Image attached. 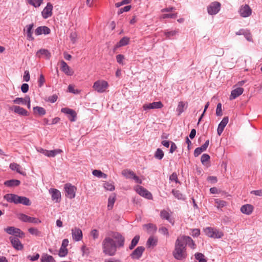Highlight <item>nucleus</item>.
Listing matches in <instances>:
<instances>
[{
    "mask_svg": "<svg viewBox=\"0 0 262 262\" xmlns=\"http://www.w3.org/2000/svg\"><path fill=\"white\" fill-rule=\"evenodd\" d=\"M21 90L24 93H27L29 90V85L27 83H24L21 86Z\"/></svg>",
    "mask_w": 262,
    "mask_h": 262,
    "instance_id": "338daca9",
    "label": "nucleus"
},
{
    "mask_svg": "<svg viewBox=\"0 0 262 262\" xmlns=\"http://www.w3.org/2000/svg\"><path fill=\"white\" fill-rule=\"evenodd\" d=\"M214 202H215V206L217 208H223V207H225V206H226V205H227V203L226 201H225L224 200H220V199H215Z\"/></svg>",
    "mask_w": 262,
    "mask_h": 262,
    "instance_id": "49530a36",
    "label": "nucleus"
},
{
    "mask_svg": "<svg viewBox=\"0 0 262 262\" xmlns=\"http://www.w3.org/2000/svg\"><path fill=\"white\" fill-rule=\"evenodd\" d=\"M18 218L24 222L31 223L35 224H38L41 222V220L38 218L30 217L24 213L18 214Z\"/></svg>",
    "mask_w": 262,
    "mask_h": 262,
    "instance_id": "423d86ee",
    "label": "nucleus"
},
{
    "mask_svg": "<svg viewBox=\"0 0 262 262\" xmlns=\"http://www.w3.org/2000/svg\"><path fill=\"white\" fill-rule=\"evenodd\" d=\"M5 231L10 235H13L19 237H23L25 235L24 233L19 229L14 227H9L5 229Z\"/></svg>",
    "mask_w": 262,
    "mask_h": 262,
    "instance_id": "6e6552de",
    "label": "nucleus"
},
{
    "mask_svg": "<svg viewBox=\"0 0 262 262\" xmlns=\"http://www.w3.org/2000/svg\"><path fill=\"white\" fill-rule=\"evenodd\" d=\"M134 189L140 195L147 199H152L151 193L150 192H149L146 189L144 188L143 187L137 185L134 187Z\"/></svg>",
    "mask_w": 262,
    "mask_h": 262,
    "instance_id": "39448f33",
    "label": "nucleus"
},
{
    "mask_svg": "<svg viewBox=\"0 0 262 262\" xmlns=\"http://www.w3.org/2000/svg\"><path fill=\"white\" fill-rule=\"evenodd\" d=\"M36 56L38 57H40L41 56H43L46 59H49L51 57V53L50 52L46 49H42L38 50L36 52Z\"/></svg>",
    "mask_w": 262,
    "mask_h": 262,
    "instance_id": "c756f323",
    "label": "nucleus"
},
{
    "mask_svg": "<svg viewBox=\"0 0 262 262\" xmlns=\"http://www.w3.org/2000/svg\"><path fill=\"white\" fill-rule=\"evenodd\" d=\"M4 198L9 203L18 204L19 196L13 193H8L4 195Z\"/></svg>",
    "mask_w": 262,
    "mask_h": 262,
    "instance_id": "aec40b11",
    "label": "nucleus"
},
{
    "mask_svg": "<svg viewBox=\"0 0 262 262\" xmlns=\"http://www.w3.org/2000/svg\"><path fill=\"white\" fill-rule=\"evenodd\" d=\"M239 13L242 17H246L251 14L252 10L248 5H245L241 7Z\"/></svg>",
    "mask_w": 262,
    "mask_h": 262,
    "instance_id": "a211bd4d",
    "label": "nucleus"
},
{
    "mask_svg": "<svg viewBox=\"0 0 262 262\" xmlns=\"http://www.w3.org/2000/svg\"><path fill=\"white\" fill-rule=\"evenodd\" d=\"M45 81V79L43 75L41 74L38 79V85L39 87H41Z\"/></svg>",
    "mask_w": 262,
    "mask_h": 262,
    "instance_id": "69168bd1",
    "label": "nucleus"
},
{
    "mask_svg": "<svg viewBox=\"0 0 262 262\" xmlns=\"http://www.w3.org/2000/svg\"><path fill=\"white\" fill-rule=\"evenodd\" d=\"M108 87V83L104 80H98L94 83L93 85V89L99 93L105 92Z\"/></svg>",
    "mask_w": 262,
    "mask_h": 262,
    "instance_id": "f03ea898",
    "label": "nucleus"
},
{
    "mask_svg": "<svg viewBox=\"0 0 262 262\" xmlns=\"http://www.w3.org/2000/svg\"><path fill=\"white\" fill-rule=\"evenodd\" d=\"M163 106V104L161 101H157L150 103L145 104L143 105V108L144 111H147L150 109L161 108Z\"/></svg>",
    "mask_w": 262,
    "mask_h": 262,
    "instance_id": "dca6fc26",
    "label": "nucleus"
},
{
    "mask_svg": "<svg viewBox=\"0 0 262 262\" xmlns=\"http://www.w3.org/2000/svg\"><path fill=\"white\" fill-rule=\"evenodd\" d=\"M61 69L66 75L71 76L73 74V71L70 68V67L64 61H61Z\"/></svg>",
    "mask_w": 262,
    "mask_h": 262,
    "instance_id": "b1692460",
    "label": "nucleus"
},
{
    "mask_svg": "<svg viewBox=\"0 0 262 262\" xmlns=\"http://www.w3.org/2000/svg\"><path fill=\"white\" fill-rule=\"evenodd\" d=\"M20 183V182L17 180H11L5 181L4 183L5 185L7 187H14L18 186Z\"/></svg>",
    "mask_w": 262,
    "mask_h": 262,
    "instance_id": "c9c22d12",
    "label": "nucleus"
},
{
    "mask_svg": "<svg viewBox=\"0 0 262 262\" xmlns=\"http://www.w3.org/2000/svg\"><path fill=\"white\" fill-rule=\"evenodd\" d=\"M68 254V249L67 248L61 246L59 249L58 255L60 257H64Z\"/></svg>",
    "mask_w": 262,
    "mask_h": 262,
    "instance_id": "864d4df0",
    "label": "nucleus"
},
{
    "mask_svg": "<svg viewBox=\"0 0 262 262\" xmlns=\"http://www.w3.org/2000/svg\"><path fill=\"white\" fill-rule=\"evenodd\" d=\"M154 156L156 159L161 160L163 158L164 152L161 149L158 148L155 153Z\"/></svg>",
    "mask_w": 262,
    "mask_h": 262,
    "instance_id": "8fccbe9b",
    "label": "nucleus"
},
{
    "mask_svg": "<svg viewBox=\"0 0 262 262\" xmlns=\"http://www.w3.org/2000/svg\"><path fill=\"white\" fill-rule=\"evenodd\" d=\"M191 234L193 237H198L200 234V230L199 229H193L192 230Z\"/></svg>",
    "mask_w": 262,
    "mask_h": 262,
    "instance_id": "0e129e2a",
    "label": "nucleus"
},
{
    "mask_svg": "<svg viewBox=\"0 0 262 262\" xmlns=\"http://www.w3.org/2000/svg\"><path fill=\"white\" fill-rule=\"evenodd\" d=\"M158 239L154 236H150L146 242V246L148 248L153 247L157 245Z\"/></svg>",
    "mask_w": 262,
    "mask_h": 262,
    "instance_id": "2f4dec72",
    "label": "nucleus"
},
{
    "mask_svg": "<svg viewBox=\"0 0 262 262\" xmlns=\"http://www.w3.org/2000/svg\"><path fill=\"white\" fill-rule=\"evenodd\" d=\"M99 235V232L96 229H93L91 232V235L93 237L94 240L98 238Z\"/></svg>",
    "mask_w": 262,
    "mask_h": 262,
    "instance_id": "bf43d9fd",
    "label": "nucleus"
},
{
    "mask_svg": "<svg viewBox=\"0 0 262 262\" xmlns=\"http://www.w3.org/2000/svg\"><path fill=\"white\" fill-rule=\"evenodd\" d=\"M140 239V236L139 235H136L134 238L132 239L131 242V244L129 246V249L130 250L133 249L135 246L137 245V244L139 242V241Z\"/></svg>",
    "mask_w": 262,
    "mask_h": 262,
    "instance_id": "a18cd8bd",
    "label": "nucleus"
},
{
    "mask_svg": "<svg viewBox=\"0 0 262 262\" xmlns=\"http://www.w3.org/2000/svg\"><path fill=\"white\" fill-rule=\"evenodd\" d=\"M43 1V0H27L29 4L35 8L39 7L42 4Z\"/></svg>",
    "mask_w": 262,
    "mask_h": 262,
    "instance_id": "58836bf2",
    "label": "nucleus"
},
{
    "mask_svg": "<svg viewBox=\"0 0 262 262\" xmlns=\"http://www.w3.org/2000/svg\"><path fill=\"white\" fill-rule=\"evenodd\" d=\"M172 213L167 210H162L160 212V215L162 219L167 220L169 223L173 225L174 221L171 217Z\"/></svg>",
    "mask_w": 262,
    "mask_h": 262,
    "instance_id": "4468645a",
    "label": "nucleus"
},
{
    "mask_svg": "<svg viewBox=\"0 0 262 262\" xmlns=\"http://www.w3.org/2000/svg\"><path fill=\"white\" fill-rule=\"evenodd\" d=\"M204 232L207 236L213 238H220L224 235L222 232L211 227L206 228L204 229Z\"/></svg>",
    "mask_w": 262,
    "mask_h": 262,
    "instance_id": "7ed1b4c3",
    "label": "nucleus"
},
{
    "mask_svg": "<svg viewBox=\"0 0 262 262\" xmlns=\"http://www.w3.org/2000/svg\"><path fill=\"white\" fill-rule=\"evenodd\" d=\"M50 29L46 26H41L37 28L35 31V35H40L41 34H49L50 33Z\"/></svg>",
    "mask_w": 262,
    "mask_h": 262,
    "instance_id": "a878e982",
    "label": "nucleus"
},
{
    "mask_svg": "<svg viewBox=\"0 0 262 262\" xmlns=\"http://www.w3.org/2000/svg\"><path fill=\"white\" fill-rule=\"evenodd\" d=\"M209 143V140H207L206 141L205 143L201 146V147L196 148L194 151V156L195 157H198L200 155L202 152L205 151L207 148Z\"/></svg>",
    "mask_w": 262,
    "mask_h": 262,
    "instance_id": "393cba45",
    "label": "nucleus"
},
{
    "mask_svg": "<svg viewBox=\"0 0 262 262\" xmlns=\"http://www.w3.org/2000/svg\"><path fill=\"white\" fill-rule=\"evenodd\" d=\"M143 228L148 233H154L157 230L156 226L152 224L144 225Z\"/></svg>",
    "mask_w": 262,
    "mask_h": 262,
    "instance_id": "f704fd0d",
    "label": "nucleus"
},
{
    "mask_svg": "<svg viewBox=\"0 0 262 262\" xmlns=\"http://www.w3.org/2000/svg\"><path fill=\"white\" fill-rule=\"evenodd\" d=\"M244 91V89L242 88L235 87V89L231 91L229 99L232 100L236 99L243 93Z\"/></svg>",
    "mask_w": 262,
    "mask_h": 262,
    "instance_id": "412c9836",
    "label": "nucleus"
},
{
    "mask_svg": "<svg viewBox=\"0 0 262 262\" xmlns=\"http://www.w3.org/2000/svg\"><path fill=\"white\" fill-rule=\"evenodd\" d=\"M124 237L118 232L108 233L102 243L103 252L108 256L114 255L117 248L124 246Z\"/></svg>",
    "mask_w": 262,
    "mask_h": 262,
    "instance_id": "f257e3e1",
    "label": "nucleus"
},
{
    "mask_svg": "<svg viewBox=\"0 0 262 262\" xmlns=\"http://www.w3.org/2000/svg\"><path fill=\"white\" fill-rule=\"evenodd\" d=\"M11 243L13 247L17 250H21L23 249V245L21 243L19 239L16 237L11 236L9 237Z\"/></svg>",
    "mask_w": 262,
    "mask_h": 262,
    "instance_id": "f3484780",
    "label": "nucleus"
},
{
    "mask_svg": "<svg viewBox=\"0 0 262 262\" xmlns=\"http://www.w3.org/2000/svg\"><path fill=\"white\" fill-rule=\"evenodd\" d=\"M116 201V195L113 193L108 198L107 208L108 209L111 210L113 208L114 204Z\"/></svg>",
    "mask_w": 262,
    "mask_h": 262,
    "instance_id": "e433bc0d",
    "label": "nucleus"
},
{
    "mask_svg": "<svg viewBox=\"0 0 262 262\" xmlns=\"http://www.w3.org/2000/svg\"><path fill=\"white\" fill-rule=\"evenodd\" d=\"M221 4L217 2H214L207 7V12L210 15H215L219 12Z\"/></svg>",
    "mask_w": 262,
    "mask_h": 262,
    "instance_id": "0eeeda50",
    "label": "nucleus"
},
{
    "mask_svg": "<svg viewBox=\"0 0 262 262\" xmlns=\"http://www.w3.org/2000/svg\"><path fill=\"white\" fill-rule=\"evenodd\" d=\"M82 256H88L90 253V249L85 245H83L81 248Z\"/></svg>",
    "mask_w": 262,
    "mask_h": 262,
    "instance_id": "3c124183",
    "label": "nucleus"
},
{
    "mask_svg": "<svg viewBox=\"0 0 262 262\" xmlns=\"http://www.w3.org/2000/svg\"><path fill=\"white\" fill-rule=\"evenodd\" d=\"M210 159V156L207 154H203L201 156V162L203 164H204L205 162H207Z\"/></svg>",
    "mask_w": 262,
    "mask_h": 262,
    "instance_id": "680f3d73",
    "label": "nucleus"
},
{
    "mask_svg": "<svg viewBox=\"0 0 262 262\" xmlns=\"http://www.w3.org/2000/svg\"><path fill=\"white\" fill-rule=\"evenodd\" d=\"M64 189L65 191L66 196L69 199H74L76 196L77 188L75 186L70 183H67L64 185Z\"/></svg>",
    "mask_w": 262,
    "mask_h": 262,
    "instance_id": "20e7f679",
    "label": "nucleus"
},
{
    "mask_svg": "<svg viewBox=\"0 0 262 262\" xmlns=\"http://www.w3.org/2000/svg\"><path fill=\"white\" fill-rule=\"evenodd\" d=\"M9 110L10 111L14 112L16 114H17L23 116H27L29 115V113L27 111L18 105H13L10 106Z\"/></svg>",
    "mask_w": 262,
    "mask_h": 262,
    "instance_id": "f8f14e48",
    "label": "nucleus"
},
{
    "mask_svg": "<svg viewBox=\"0 0 262 262\" xmlns=\"http://www.w3.org/2000/svg\"><path fill=\"white\" fill-rule=\"evenodd\" d=\"M195 258L199 262H207L205 256L201 253H196L194 255Z\"/></svg>",
    "mask_w": 262,
    "mask_h": 262,
    "instance_id": "09e8293b",
    "label": "nucleus"
},
{
    "mask_svg": "<svg viewBox=\"0 0 262 262\" xmlns=\"http://www.w3.org/2000/svg\"><path fill=\"white\" fill-rule=\"evenodd\" d=\"M49 192L51 195L52 200L56 203H59L61 200V193L57 189L51 188Z\"/></svg>",
    "mask_w": 262,
    "mask_h": 262,
    "instance_id": "2eb2a0df",
    "label": "nucleus"
},
{
    "mask_svg": "<svg viewBox=\"0 0 262 262\" xmlns=\"http://www.w3.org/2000/svg\"><path fill=\"white\" fill-rule=\"evenodd\" d=\"M124 59V56L122 54H119L116 56V60L117 62L122 65L124 64V63L123 62Z\"/></svg>",
    "mask_w": 262,
    "mask_h": 262,
    "instance_id": "13d9d810",
    "label": "nucleus"
},
{
    "mask_svg": "<svg viewBox=\"0 0 262 262\" xmlns=\"http://www.w3.org/2000/svg\"><path fill=\"white\" fill-rule=\"evenodd\" d=\"M68 91L69 92L73 94H78L79 91L78 90H75L74 86L72 85L68 86Z\"/></svg>",
    "mask_w": 262,
    "mask_h": 262,
    "instance_id": "774afa93",
    "label": "nucleus"
},
{
    "mask_svg": "<svg viewBox=\"0 0 262 262\" xmlns=\"http://www.w3.org/2000/svg\"><path fill=\"white\" fill-rule=\"evenodd\" d=\"M29 232L32 235L38 236L40 234V231L38 230L35 228H30L28 229Z\"/></svg>",
    "mask_w": 262,
    "mask_h": 262,
    "instance_id": "4d7b16f0",
    "label": "nucleus"
},
{
    "mask_svg": "<svg viewBox=\"0 0 262 262\" xmlns=\"http://www.w3.org/2000/svg\"><path fill=\"white\" fill-rule=\"evenodd\" d=\"M253 206L250 204L243 205L241 207V211L245 214L250 215L253 211Z\"/></svg>",
    "mask_w": 262,
    "mask_h": 262,
    "instance_id": "c85d7f7f",
    "label": "nucleus"
},
{
    "mask_svg": "<svg viewBox=\"0 0 262 262\" xmlns=\"http://www.w3.org/2000/svg\"><path fill=\"white\" fill-rule=\"evenodd\" d=\"M216 114L217 116L222 115V104L220 103H218L217 105Z\"/></svg>",
    "mask_w": 262,
    "mask_h": 262,
    "instance_id": "e2e57ef3",
    "label": "nucleus"
},
{
    "mask_svg": "<svg viewBox=\"0 0 262 262\" xmlns=\"http://www.w3.org/2000/svg\"><path fill=\"white\" fill-rule=\"evenodd\" d=\"M18 204H21L26 206H30L31 203V201L26 196H19Z\"/></svg>",
    "mask_w": 262,
    "mask_h": 262,
    "instance_id": "a19ab883",
    "label": "nucleus"
},
{
    "mask_svg": "<svg viewBox=\"0 0 262 262\" xmlns=\"http://www.w3.org/2000/svg\"><path fill=\"white\" fill-rule=\"evenodd\" d=\"M40 260L41 262H56L53 256L48 254H43Z\"/></svg>",
    "mask_w": 262,
    "mask_h": 262,
    "instance_id": "473e14b6",
    "label": "nucleus"
},
{
    "mask_svg": "<svg viewBox=\"0 0 262 262\" xmlns=\"http://www.w3.org/2000/svg\"><path fill=\"white\" fill-rule=\"evenodd\" d=\"M170 182L172 186H174V184L179 183L178 175L176 172H173L169 177Z\"/></svg>",
    "mask_w": 262,
    "mask_h": 262,
    "instance_id": "37998d69",
    "label": "nucleus"
},
{
    "mask_svg": "<svg viewBox=\"0 0 262 262\" xmlns=\"http://www.w3.org/2000/svg\"><path fill=\"white\" fill-rule=\"evenodd\" d=\"M228 117H225L220 123L217 129V132L219 136H220L223 133L225 127L228 122Z\"/></svg>",
    "mask_w": 262,
    "mask_h": 262,
    "instance_id": "5701e85b",
    "label": "nucleus"
},
{
    "mask_svg": "<svg viewBox=\"0 0 262 262\" xmlns=\"http://www.w3.org/2000/svg\"><path fill=\"white\" fill-rule=\"evenodd\" d=\"M33 109L34 113H37L41 116L45 115L46 113L45 109L42 107L35 106L34 107Z\"/></svg>",
    "mask_w": 262,
    "mask_h": 262,
    "instance_id": "c03bdc74",
    "label": "nucleus"
},
{
    "mask_svg": "<svg viewBox=\"0 0 262 262\" xmlns=\"http://www.w3.org/2000/svg\"><path fill=\"white\" fill-rule=\"evenodd\" d=\"M61 152H62V150L60 149H56L51 150H47L46 156L48 157H54L55 156L60 154Z\"/></svg>",
    "mask_w": 262,
    "mask_h": 262,
    "instance_id": "4c0bfd02",
    "label": "nucleus"
},
{
    "mask_svg": "<svg viewBox=\"0 0 262 262\" xmlns=\"http://www.w3.org/2000/svg\"><path fill=\"white\" fill-rule=\"evenodd\" d=\"M129 38L127 37H123L115 46V48H118L127 45L129 43Z\"/></svg>",
    "mask_w": 262,
    "mask_h": 262,
    "instance_id": "72a5a7b5",
    "label": "nucleus"
},
{
    "mask_svg": "<svg viewBox=\"0 0 262 262\" xmlns=\"http://www.w3.org/2000/svg\"><path fill=\"white\" fill-rule=\"evenodd\" d=\"M71 232L72 236L74 241L78 242L80 241L82 239V232L80 229L77 227H75L72 229Z\"/></svg>",
    "mask_w": 262,
    "mask_h": 262,
    "instance_id": "ddd939ff",
    "label": "nucleus"
},
{
    "mask_svg": "<svg viewBox=\"0 0 262 262\" xmlns=\"http://www.w3.org/2000/svg\"><path fill=\"white\" fill-rule=\"evenodd\" d=\"M61 112L66 114L69 115L70 116L69 117V119L71 121H75L76 118V113L75 111L67 107H64L61 108Z\"/></svg>",
    "mask_w": 262,
    "mask_h": 262,
    "instance_id": "6ab92c4d",
    "label": "nucleus"
},
{
    "mask_svg": "<svg viewBox=\"0 0 262 262\" xmlns=\"http://www.w3.org/2000/svg\"><path fill=\"white\" fill-rule=\"evenodd\" d=\"M145 250V248L143 246H139L135 249L130 254V257L133 259H140Z\"/></svg>",
    "mask_w": 262,
    "mask_h": 262,
    "instance_id": "9d476101",
    "label": "nucleus"
},
{
    "mask_svg": "<svg viewBox=\"0 0 262 262\" xmlns=\"http://www.w3.org/2000/svg\"><path fill=\"white\" fill-rule=\"evenodd\" d=\"M173 255L176 259H180V242L179 237L177 238L176 242Z\"/></svg>",
    "mask_w": 262,
    "mask_h": 262,
    "instance_id": "bb28decb",
    "label": "nucleus"
},
{
    "mask_svg": "<svg viewBox=\"0 0 262 262\" xmlns=\"http://www.w3.org/2000/svg\"><path fill=\"white\" fill-rule=\"evenodd\" d=\"M53 6L51 3H48L46 6L41 12V15L45 19H47L52 15Z\"/></svg>",
    "mask_w": 262,
    "mask_h": 262,
    "instance_id": "1a4fd4ad",
    "label": "nucleus"
},
{
    "mask_svg": "<svg viewBox=\"0 0 262 262\" xmlns=\"http://www.w3.org/2000/svg\"><path fill=\"white\" fill-rule=\"evenodd\" d=\"M77 33L76 32H72L70 35V38L73 43H76L77 39Z\"/></svg>",
    "mask_w": 262,
    "mask_h": 262,
    "instance_id": "6e6d98bb",
    "label": "nucleus"
},
{
    "mask_svg": "<svg viewBox=\"0 0 262 262\" xmlns=\"http://www.w3.org/2000/svg\"><path fill=\"white\" fill-rule=\"evenodd\" d=\"M173 8H166L161 10L162 12H167V13H163L160 16V19H165L168 18H174L176 17L177 14L172 11Z\"/></svg>",
    "mask_w": 262,
    "mask_h": 262,
    "instance_id": "9b49d317",
    "label": "nucleus"
},
{
    "mask_svg": "<svg viewBox=\"0 0 262 262\" xmlns=\"http://www.w3.org/2000/svg\"><path fill=\"white\" fill-rule=\"evenodd\" d=\"M177 34H178V32L175 31H165L164 32L166 37L168 39H171L172 36L176 35Z\"/></svg>",
    "mask_w": 262,
    "mask_h": 262,
    "instance_id": "5fc2aeb1",
    "label": "nucleus"
},
{
    "mask_svg": "<svg viewBox=\"0 0 262 262\" xmlns=\"http://www.w3.org/2000/svg\"><path fill=\"white\" fill-rule=\"evenodd\" d=\"M131 2V0H123L122 2L119 3H117L115 4V6L117 8L125 4H128L130 3Z\"/></svg>",
    "mask_w": 262,
    "mask_h": 262,
    "instance_id": "052dcab7",
    "label": "nucleus"
},
{
    "mask_svg": "<svg viewBox=\"0 0 262 262\" xmlns=\"http://www.w3.org/2000/svg\"><path fill=\"white\" fill-rule=\"evenodd\" d=\"M13 102L17 104H26L27 102L26 97L25 98L17 97L13 100Z\"/></svg>",
    "mask_w": 262,
    "mask_h": 262,
    "instance_id": "de8ad7c7",
    "label": "nucleus"
},
{
    "mask_svg": "<svg viewBox=\"0 0 262 262\" xmlns=\"http://www.w3.org/2000/svg\"><path fill=\"white\" fill-rule=\"evenodd\" d=\"M122 174L127 179H132L133 178L134 176L135 175V173L129 169H125L122 171Z\"/></svg>",
    "mask_w": 262,
    "mask_h": 262,
    "instance_id": "79ce46f5",
    "label": "nucleus"
},
{
    "mask_svg": "<svg viewBox=\"0 0 262 262\" xmlns=\"http://www.w3.org/2000/svg\"><path fill=\"white\" fill-rule=\"evenodd\" d=\"M103 186L106 190L113 191L115 189V186L112 183L107 182H105L104 183Z\"/></svg>",
    "mask_w": 262,
    "mask_h": 262,
    "instance_id": "603ef678",
    "label": "nucleus"
},
{
    "mask_svg": "<svg viewBox=\"0 0 262 262\" xmlns=\"http://www.w3.org/2000/svg\"><path fill=\"white\" fill-rule=\"evenodd\" d=\"M33 27V24H30L27 26H26V33H27V39L29 40H34V37L32 35V29Z\"/></svg>",
    "mask_w": 262,
    "mask_h": 262,
    "instance_id": "7c9ffc66",
    "label": "nucleus"
},
{
    "mask_svg": "<svg viewBox=\"0 0 262 262\" xmlns=\"http://www.w3.org/2000/svg\"><path fill=\"white\" fill-rule=\"evenodd\" d=\"M10 168L12 170L16 171L17 172L23 176L26 175V172L23 171V168L16 163H12L10 164Z\"/></svg>",
    "mask_w": 262,
    "mask_h": 262,
    "instance_id": "cd10ccee",
    "label": "nucleus"
},
{
    "mask_svg": "<svg viewBox=\"0 0 262 262\" xmlns=\"http://www.w3.org/2000/svg\"><path fill=\"white\" fill-rule=\"evenodd\" d=\"M92 174L93 176H94L96 177H97L98 178H103V179H106L107 178V175L102 172L100 170H94L92 171Z\"/></svg>",
    "mask_w": 262,
    "mask_h": 262,
    "instance_id": "ea45409f",
    "label": "nucleus"
},
{
    "mask_svg": "<svg viewBox=\"0 0 262 262\" xmlns=\"http://www.w3.org/2000/svg\"><path fill=\"white\" fill-rule=\"evenodd\" d=\"M182 242L184 244L190 247L192 249L196 248V244L194 243L192 239L189 236H184L182 238Z\"/></svg>",
    "mask_w": 262,
    "mask_h": 262,
    "instance_id": "4be33fe9",
    "label": "nucleus"
}]
</instances>
